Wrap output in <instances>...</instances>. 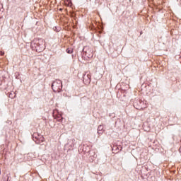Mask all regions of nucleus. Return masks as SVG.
I'll return each mask as SVG.
<instances>
[{"instance_id":"7ed1b4c3","label":"nucleus","mask_w":181,"mask_h":181,"mask_svg":"<svg viewBox=\"0 0 181 181\" xmlns=\"http://www.w3.org/2000/svg\"><path fill=\"white\" fill-rule=\"evenodd\" d=\"M31 49H33V50H35L37 53H40L41 52H43V50H45V47L43 46H34L31 47Z\"/></svg>"},{"instance_id":"f03ea898","label":"nucleus","mask_w":181,"mask_h":181,"mask_svg":"<svg viewBox=\"0 0 181 181\" xmlns=\"http://www.w3.org/2000/svg\"><path fill=\"white\" fill-rule=\"evenodd\" d=\"M83 81H85L86 84H88V83L91 81V75H90V74H85L83 75Z\"/></svg>"},{"instance_id":"1a4fd4ad","label":"nucleus","mask_w":181,"mask_h":181,"mask_svg":"<svg viewBox=\"0 0 181 181\" xmlns=\"http://www.w3.org/2000/svg\"><path fill=\"white\" fill-rule=\"evenodd\" d=\"M100 129H101V126H100V127H98V130L100 131Z\"/></svg>"},{"instance_id":"20e7f679","label":"nucleus","mask_w":181,"mask_h":181,"mask_svg":"<svg viewBox=\"0 0 181 181\" xmlns=\"http://www.w3.org/2000/svg\"><path fill=\"white\" fill-rule=\"evenodd\" d=\"M72 52H73V49L71 48L66 49V52H68L69 54H71Z\"/></svg>"},{"instance_id":"423d86ee","label":"nucleus","mask_w":181,"mask_h":181,"mask_svg":"<svg viewBox=\"0 0 181 181\" xmlns=\"http://www.w3.org/2000/svg\"><path fill=\"white\" fill-rule=\"evenodd\" d=\"M69 146L70 148H73L74 146V144H71Z\"/></svg>"},{"instance_id":"39448f33","label":"nucleus","mask_w":181,"mask_h":181,"mask_svg":"<svg viewBox=\"0 0 181 181\" xmlns=\"http://www.w3.org/2000/svg\"><path fill=\"white\" fill-rule=\"evenodd\" d=\"M0 54H1V56H4V54H5V53L3 52H0Z\"/></svg>"},{"instance_id":"6e6552de","label":"nucleus","mask_w":181,"mask_h":181,"mask_svg":"<svg viewBox=\"0 0 181 181\" xmlns=\"http://www.w3.org/2000/svg\"><path fill=\"white\" fill-rule=\"evenodd\" d=\"M2 13V8L0 9V14Z\"/></svg>"},{"instance_id":"9d476101","label":"nucleus","mask_w":181,"mask_h":181,"mask_svg":"<svg viewBox=\"0 0 181 181\" xmlns=\"http://www.w3.org/2000/svg\"><path fill=\"white\" fill-rule=\"evenodd\" d=\"M180 151H181V147H180Z\"/></svg>"},{"instance_id":"f257e3e1","label":"nucleus","mask_w":181,"mask_h":181,"mask_svg":"<svg viewBox=\"0 0 181 181\" xmlns=\"http://www.w3.org/2000/svg\"><path fill=\"white\" fill-rule=\"evenodd\" d=\"M52 90L54 93H60L63 88V83L60 80H56L52 84Z\"/></svg>"},{"instance_id":"0eeeda50","label":"nucleus","mask_w":181,"mask_h":181,"mask_svg":"<svg viewBox=\"0 0 181 181\" xmlns=\"http://www.w3.org/2000/svg\"><path fill=\"white\" fill-rule=\"evenodd\" d=\"M59 121V122H62V121H63V118L60 119Z\"/></svg>"}]
</instances>
